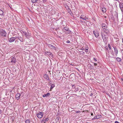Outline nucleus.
I'll return each mask as SVG.
<instances>
[{"label":"nucleus","mask_w":123,"mask_h":123,"mask_svg":"<svg viewBox=\"0 0 123 123\" xmlns=\"http://www.w3.org/2000/svg\"><path fill=\"white\" fill-rule=\"evenodd\" d=\"M102 27L104 32H105L106 34L109 33V30L107 24L105 23H102Z\"/></svg>","instance_id":"1"},{"label":"nucleus","mask_w":123,"mask_h":123,"mask_svg":"<svg viewBox=\"0 0 123 123\" xmlns=\"http://www.w3.org/2000/svg\"><path fill=\"white\" fill-rule=\"evenodd\" d=\"M108 33L106 34L105 32H102L101 35L102 38L104 41L106 40L107 39V35Z\"/></svg>","instance_id":"2"},{"label":"nucleus","mask_w":123,"mask_h":123,"mask_svg":"<svg viewBox=\"0 0 123 123\" xmlns=\"http://www.w3.org/2000/svg\"><path fill=\"white\" fill-rule=\"evenodd\" d=\"M62 31L64 32L67 33L69 34L71 32L69 28L67 27H63L62 29Z\"/></svg>","instance_id":"3"},{"label":"nucleus","mask_w":123,"mask_h":123,"mask_svg":"<svg viewBox=\"0 0 123 123\" xmlns=\"http://www.w3.org/2000/svg\"><path fill=\"white\" fill-rule=\"evenodd\" d=\"M0 35L1 36L4 37H6L7 33L3 29H1L0 30Z\"/></svg>","instance_id":"4"},{"label":"nucleus","mask_w":123,"mask_h":123,"mask_svg":"<svg viewBox=\"0 0 123 123\" xmlns=\"http://www.w3.org/2000/svg\"><path fill=\"white\" fill-rule=\"evenodd\" d=\"M47 45L50 49H53L55 50L56 49V47L52 45L47 44Z\"/></svg>","instance_id":"5"},{"label":"nucleus","mask_w":123,"mask_h":123,"mask_svg":"<svg viewBox=\"0 0 123 123\" xmlns=\"http://www.w3.org/2000/svg\"><path fill=\"white\" fill-rule=\"evenodd\" d=\"M119 3V7L122 12H123V3L121 2H120Z\"/></svg>","instance_id":"6"},{"label":"nucleus","mask_w":123,"mask_h":123,"mask_svg":"<svg viewBox=\"0 0 123 123\" xmlns=\"http://www.w3.org/2000/svg\"><path fill=\"white\" fill-rule=\"evenodd\" d=\"M43 113L42 112H40L37 114V116L39 118H41L43 115Z\"/></svg>","instance_id":"7"},{"label":"nucleus","mask_w":123,"mask_h":123,"mask_svg":"<svg viewBox=\"0 0 123 123\" xmlns=\"http://www.w3.org/2000/svg\"><path fill=\"white\" fill-rule=\"evenodd\" d=\"M16 38L15 37H12L10 38L9 39V41L11 43L13 42L15 40Z\"/></svg>","instance_id":"8"},{"label":"nucleus","mask_w":123,"mask_h":123,"mask_svg":"<svg viewBox=\"0 0 123 123\" xmlns=\"http://www.w3.org/2000/svg\"><path fill=\"white\" fill-rule=\"evenodd\" d=\"M12 62L13 63H15L16 62V58L15 57H13L11 59Z\"/></svg>","instance_id":"9"},{"label":"nucleus","mask_w":123,"mask_h":123,"mask_svg":"<svg viewBox=\"0 0 123 123\" xmlns=\"http://www.w3.org/2000/svg\"><path fill=\"white\" fill-rule=\"evenodd\" d=\"M20 93H17L15 95V97L17 100H18L20 97Z\"/></svg>","instance_id":"10"},{"label":"nucleus","mask_w":123,"mask_h":123,"mask_svg":"<svg viewBox=\"0 0 123 123\" xmlns=\"http://www.w3.org/2000/svg\"><path fill=\"white\" fill-rule=\"evenodd\" d=\"M93 33L96 37H98L99 35L98 33V32L96 31H93Z\"/></svg>","instance_id":"11"},{"label":"nucleus","mask_w":123,"mask_h":123,"mask_svg":"<svg viewBox=\"0 0 123 123\" xmlns=\"http://www.w3.org/2000/svg\"><path fill=\"white\" fill-rule=\"evenodd\" d=\"M44 77L47 80H49V78L48 75L47 74H45L44 75Z\"/></svg>","instance_id":"12"},{"label":"nucleus","mask_w":123,"mask_h":123,"mask_svg":"<svg viewBox=\"0 0 123 123\" xmlns=\"http://www.w3.org/2000/svg\"><path fill=\"white\" fill-rule=\"evenodd\" d=\"M49 120V118H46V117H44L42 121V122H44V123H45V122L46 121H48Z\"/></svg>","instance_id":"13"},{"label":"nucleus","mask_w":123,"mask_h":123,"mask_svg":"<svg viewBox=\"0 0 123 123\" xmlns=\"http://www.w3.org/2000/svg\"><path fill=\"white\" fill-rule=\"evenodd\" d=\"M102 117V116L101 115H98L94 117V119H98Z\"/></svg>","instance_id":"14"},{"label":"nucleus","mask_w":123,"mask_h":123,"mask_svg":"<svg viewBox=\"0 0 123 123\" xmlns=\"http://www.w3.org/2000/svg\"><path fill=\"white\" fill-rule=\"evenodd\" d=\"M45 53L50 57H52L53 56L52 54L50 52H46Z\"/></svg>","instance_id":"15"},{"label":"nucleus","mask_w":123,"mask_h":123,"mask_svg":"<svg viewBox=\"0 0 123 123\" xmlns=\"http://www.w3.org/2000/svg\"><path fill=\"white\" fill-rule=\"evenodd\" d=\"M114 50V52L115 54L117 55V54L118 51L117 48L116 47H113Z\"/></svg>","instance_id":"16"},{"label":"nucleus","mask_w":123,"mask_h":123,"mask_svg":"<svg viewBox=\"0 0 123 123\" xmlns=\"http://www.w3.org/2000/svg\"><path fill=\"white\" fill-rule=\"evenodd\" d=\"M50 95V94L49 93H47L46 94H44L43 95V97H48Z\"/></svg>","instance_id":"17"},{"label":"nucleus","mask_w":123,"mask_h":123,"mask_svg":"<svg viewBox=\"0 0 123 123\" xmlns=\"http://www.w3.org/2000/svg\"><path fill=\"white\" fill-rule=\"evenodd\" d=\"M18 39L21 42H23V38L21 37H18Z\"/></svg>","instance_id":"18"},{"label":"nucleus","mask_w":123,"mask_h":123,"mask_svg":"<svg viewBox=\"0 0 123 123\" xmlns=\"http://www.w3.org/2000/svg\"><path fill=\"white\" fill-rule=\"evenodd\" d=\"M106 11V9L104 7L102 9V11L103 12H105Z\"/></svg>","instance_id":"19"},{"label":"nucleus","mask_w":123,"mask_h":123,"mask_svg":"<svg viewBox=\"0 0 123 123\" xmlns=\"http://www.w3.org/2000/svg\"><path fill=\"white\" fill-rule=\"evenodd\" d=\"M116 60L117 61L119 62H121V59L118 57L116 58Z\"/></svg>","instance_id":"20"},{"label":"nucleus","mask_w":123,"mask_h":123,"mask_svg":"<svg viewBox=\"0 0 123 123\" xmlns=\"http://www.w3.org/2000/svg\"><path fill=\"white\" fill-rule=\"evenodd\" d=\"M4 12L1 10H0V15H3Z\"/></svg>","instance_id":"21"},{"label":"nucleus","mask_w":123,"mask_h":123,"mask_svg":"<svg viewBox=\"0 0 123 123\" xmlns=\"http://www.w3.org/2000/svg\"><path fill=\"white\" fill-rule=\"evenodd\" d=\"M24 33V35L25 36V37H27V36H28V34L26 32H23Z\"/></svg>","instance_id":"22"},{"label":"nucleus","mask_w":123,"mask_h":123,"mask_svg":"<svg viewBox=\"0 0 123 123\" xmlns=\"http://www.w3.org/2000/svg\"><path fill=\"white\" fill-rule=\"evenodd\" d=\"M55 86V85L53 84H52L51 86V87L50 89H52Z\"/></svg>","instance_id":"23"},{"label":"nucleus","mask_w":123,"mask_h":123,"mask_svg":"<svg viewBox=\"0 0 123 123\" xmlns=\"http://www.w3.org/2000/svg\"><path fill=\"white\" fill-rule=\"evenodd\" d=\"M38 0H31L32 2L34 3L37 2Z\"/></svg>","instance_id":"24"},{"label":"nucleus","mask_w":123,"mask_h":123,"mask_svg":"<svg viewBox=\"0 0 123 123\" xmlns=\"http://www.w3.org/2000/svg\"><path fill=\"white\" fill-rule=\"evenodd\" d=\"M108 46L109 49V50H110L111 49V47L110 44H109L108 45Z\"/></svg>","instance_id":"25"},{"label":"nucleus","mask_w":123,"mask_h":123,"mask_svg":"<svg viewBox=\"0 0 123 123\" xmlns=\"http://www.w3.org/2000/svg\"><path fill=\"white\" fill-rule=\"evenodd\" d=\"M25 123H29L30 121L28 120H26L25 121Z\"/></svg>","instance_id":"26"},{"label":"nucleus","mask_w":123,"mask_h":123,"mask_svg":"<svg viewBox=\"0 0 123 123\" xmlns=\"http://www.w3.org/2000/svg\"><path fill=\"white\" fill-rule=\"evenodd\" d=\"M85 51L86 52H87L88 51V48H86L85 50Z\"/></svg>","instance_id":"27"},{"label":"nucleus","mask_w":123,"mask_h":123,"mask_svg":"<svg viewBox=\"0 0 123 123\" xmlns=\"http://www.w3.org/2000/svg\"><path fill=\"white\" fill-rule=\"evenodd\" d=\"M87 18H86V17H84L83 18V20H86V19Z\"/></svg>","instance_id":"28"},{"label":"nucleus","mask_w":123,"mask_h":123,"mask_svg":"<svg viewBox=\"0 0 123 123\" xmlns=\"http://www.w3.org/2000/svg\"><path fill=\"white\" fill-rule=\"evenodd\" d=\"M66 43H70V41L69 40H68L66 41Z\"/></svg>","instance_id":"29"},{"label":"nucleus","mask_w":123,"mask_h":123,"mask_svg":"<svg viewBox=\"0 0 123 123\" xmlns=\"http://www.w3.org/2000/svg\"><path fill=\"white\" fill-rule=\"evenodd\" d=\"M85 49L83 47H82L81 49H79V50H84Z\"/></svg>","instance_id":"30"},{"label":"nucleus","mask_w":123,"mask_h":123,"mask_svg":"<svg viewBox=\"0 0 123 123\" xmlns=\"http://www.w3.org/2000/svg\"><path fill=\"white\" fill-rule=\"evenodd\" d=\"M72 87L73 88H74L75 87V86L74 85H72Z\"/></svg>","instance_id":"31"},{"label":"nucleus","mask_w":123,"mask_h":123,"mask_svg":"<svg viewBox=\"0 0 123 123\" xmlns=\"http://www.w3.org/2000/svg\"><path fill=\"white\" fill-rule=\"evenodd\" d=\"M93 60L95 62H96L97 61V60L95 58H94Z\"/></svg>","instance_id":"32"},{"label":"nucleus","mask_w":123,"mask_h":123,"mask_svg":"<svg viewBox=\"0 0 123 123\" xmlns=\"http://www.w3.org/2000/svg\"><path fill=\"white\" fill-rule=\"evenodd\" d=\"M94 64L95 66H97V64L96 63H94Z\"/></svg>","instance_id":"33"},{"label":"nucleus","mask_w":123,"mask_h":123,"mask_svg":"<svg viewBox=\"0 0 123 123\" xmlns=\"http://www.w3.org/2000/svg\"><path fill=\"white\" fill-rule=\"evenodd\" d=\"M42 0L43 2L44 3L45 2H46V0Z\"/></svg>","instance_id":"34"},{"label":"nucleus","mask_w":123,"mask_h":123,"mask_svg":"<svg viewBox=\"0 0 123 123\" xmlns=\"http://www.w3.org/2000/svg\"><path fill=\"white\" fill-rule=\"evenodd\" d=\"M76 113H80V111H77L76 112Z\"/></svg>","instance_id":"35"},{"label":"nucleus","mask_w":123,"mask_h":123,"mask_svg":"<svg viewBox=\"0 0 123 123\" xmlns=\"http://www.w3.org/2000/svg\"><path fill=\"white\" fill-rule=\"evenodd\" d=\"M115 123H120L117 121H116L115 122Z\"/></svg>","instance_id":"36"},{"label":"nucleus","mask_w":123,"mask_h":123,"mask_svg":"<svg viewBox=\"0 0 123 123\" xmlns=\"http://www.w3.org/2000/svg\"><path fill=\"white\" fill-rule=\"evenodd\" d=\"M93 95V93H91L90 94V96H92Z\"/></svg>","instance_id":"37"},{"label":"nucleus","mask_w":123,"mask_h":123,"mask_svg":"<svg viewBox=\"0 0 123 123\" xmlns=\"http://www.w3.org/2000/svg\"><path fill=\"white\" fill-rule=\"evenodd\" d=\"M83 17H81V16H80V18H81V19H83Z\"/></svg>","instance_id":"38"},{"label":"nucleus","mask_w":123,"mask_h":123,"mask_svg":"<svg viewBox=\"0 0 123 123\" xmlns=\"http://www.w3.org/2000/svg\"><path fill=\"white\" fill-rule=\"evenodd\" d=\"M116 0V1H117L118 2H119V3L120 2V1H119V0Z\"/></svg>","instance_id":"39"},{"label":"nucleus","mask_w":123,"mask_h":123,"mask_svg":"<svg viewBox=\"0 0 123 123\" xmlns=\"http://www.w3.org/2000/svg\"><path fill=\"white\" fill-rule=\"evenodd\" d=\"M2 21V19L0 18V21Z\"/></svg>","instance_id":"40"},{"label":"nucleus","mask_w":123,"mask_h":123,"mask_svg":"<svg viewBox=\"0 0 123 123\" xmlns=\"http://www.w3.org/2000/svg\"><path fill=\"white\" fill-rule=\"evenodd\" d=\"M1 110H0V114H1Z\"/></svg>","instance_id":"41"},{"label":"nucleus","mask_w":123,"mask_h":123,"mask_svg":"<svg viewBox=\"0 0 123 123\" xmlns=\"http://www.w3.org/2000/svg\"><path fill=\"white\" fill-rule=\"evenodd\" d=\"M57 119L58 120L59 119V118H58V117H57L56 118V119Z\"/></svg>","instance_id":"42"},{"label":"nucleus","mask_w":123,"mask_h":123,"mask_svg":"<svg viewBox=\"0 0 123 123\" xmlns=\"http://www.w3.org/2000/svg\"><path fill=\"white\" fill-rule=\"evenodd\" d=\"M93 115V114L92 113L91 114V115L92 116V115Z\"/></svg>","instance_id":"43"},{"label":"nucleus","mask_w":123,"mask_h":123,"mask_svg":"<svg viewBox=\"0 0 123 123\" xmlns=\"http://www.w3.org/2000/svg\"><path fill=\"white\" fill-rule=\"evenodd\" d=\"M122 42L123 43V39H122Z\"/></svg>","instance_id":"44"},{"label":"nucleus","mask_w":123,"mask_h":123,"mask_svg":"<svg viewBox=\"0 0 123 123\" xmlns=\"http://www.w3.org/2000/svg\"><path fill=\"white\" fill-rule=\"evenodd\" d=\"M83 53H84V54L85 53V52H83Z\"/></svg>","instance_id":"45"}]
</instances>
